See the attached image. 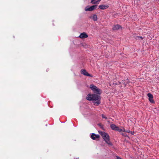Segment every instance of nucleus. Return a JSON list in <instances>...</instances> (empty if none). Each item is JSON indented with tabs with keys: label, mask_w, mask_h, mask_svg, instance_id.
Wrapping results in <instances>:
<instances>
[{
	"label": "nucleus",
	"mask_w": 159,
	"mask_h": 159,
	"mask_svg": "<svg viewBox=\"0 0 159 159\" xmlns=\"http://www.w3.org/2000/svg\"><path fill=\"white\" fill-rule=\"evenodd\" d=\"M149 98V101L152 103H154V101L153 100V95L150 93H148L147 94Z\"/></svg>",
	"instance_id": "6"
},
{
	"label": "nucleus",
	"mask_w": 159,
	"mask_h": 159,
	"mask_svg": "<svg viewBox=\"0 0 159 159\" xmlns=\"http://www.w3.org/2000/svg\"><path fill=\"white\" fill-rule=\"evenodd\" d=\"M80 71L82 74H83L85 75L91 77H93V76L91 75L88 73L85 70H81Z\"/></svg>",
	"instance_id": "5"
},
{
	"label": "nucleus",
	"mask_w": 159,
	"mask_h": 159,
	"mask_svg": "<svg viewBox=\"0 0 159 159\" xmlns=\"http://www.w3.org/2000/svg\"><path fill=\"white\" fill-rule=\"evenodd\" d=\"M101 0H98L97 1H96V2H97V3L98 2H100Z\"/></svg>",
	"instance_id": "17"
},
{
	"label": "nucleus",
	"mask_w": 159,
	"mask_h": 159,
	"mask_svg": "<svg viewBox=\"0 0 159 159\" xmlns=\"http://www.w3.org/2000/svg\"><path fill=\"white\" fill-rule=\"evenodd\" d=\"M123 135L124 136H126L125 134V135H124V134H123Z\"/></svg>",
	"instance_id": "19"
},
{
	"label": "nucleus",
	"mask_w": 159,
	"mask_h": 159,
	"mask_svg": "<svg viewBox=\"0 0 159 159\" xmlns=\"http://www.w3.org/2000/svg\"><path fill=\"white\" fill-rule=\"evenodd\" d=\"M92 18L94 21H97L98 20V18L96 15H93Z\"/></svg>",
	"instance_id": "11"
},
{
	"label": "nucleus",
	"mask_w": 159,
	"mask_h": 159,
	"mask_svg": "<svg viewBox=\"0 0 159 159\" xmlns=\"http://www.w3.org/2000/svg\"><path fill=\"white\" fill-rule=\"evenodd\" d=\"M95 0H91V2L93 4H95L97 3V2H94Z\"/></svg>",
	"instance_id": "13"
},
{
	"label": "nucleus",
	"mask_w": 159,
	"mask_h": 159,
	"mask_svg": "<svg viewBox=\"0 0 159 159\" xmlns=\"http://www.w3.org/2000/svg\"><path fill=\"white\" fill-rule=\"evenodd\" d=\"M100 134L102 135L103 139L107 143L111 145H112V143L110 141L109 136L107 134L104 132H102L100 133Z\"/></svg>",
	"instance_id": "2"
},
{
	"label": "nucleus",
	"mask_w": 159,
	"mask_h": 159,
	"mask_svg": "<svg viewBox=\"0 0 159 159\" xmlns=\"http://www.w3.org/2000/svg\"><path fill=\"white\" fill-rule=\"evenodd\" d=\"M88 37V35L85 33H81L79 36V37L80 38L82 39L86 38Z\"/></svg>",
	"instance_id": "9"
},
{
	"label": "nucleus",
	"mask_w": 159,
	"mask_h": 159,
	"mask_svg": "<svg viewBox=\"0 0 159 159\" xmlns=\"http://www.w3.org/2000/svg\"><path fill=\"white\" fill-rule=\"evenodd\" d=\"M89 88L95 94H89L87 95L86 99L89 101H92L94 104L96 106L99 105L101 103V97L98 94L102 93L101 90L93 84H91Z\"/></svg>",
	"instance_id": "1"
},
{
	"label": "nucleus",
	"mask_w": 159,
	"mask_h": 159,
	"mask_svg": "<svg viewBox=\"0 0 159 159\" xmlns=\"http://www.w3.org/2000/svg\"><path fill=\"white\" fill-rule=\"evenodd\" d=\"M122 129H123V131H124L127 133H129L130 132V131L129 129L125 130V129L123 128Z\"/></svg>",
	"instance_id": "12"
},
{
	"label": "nucleus",
	"mask_w": 159,
	"mask_h": 159,
	"mask_svg": "<svg viewBox=\"0 0 159 159\" xmlns=\"http://www.w3.org/2000/svg\"><path fill=\"white\" fill-rule=\"evenodd\" d=\"M116 159H122L118 156H117L116 158Z\"/></svg>",
	"instance_id": "15"
},
{
	"label": "nucleus",
	"mask_w": 159,
	"mask_h": 159,
	"mask_svg": "<svg viewBox=\"0 0 159 159\" xmlns=\"http://www.w3.org/2000/svg\"><path fill=\"white\" fill-rule=\"evenodd\" d=\"M130 133H131V134L132 135L133 134H134V132H132V131H130V132H129Z\"/></svg>",
	"instance_id": "16"
},
{
	"label": "nucleus",
	"mask_w": 159,
	"mask_h": 159,
	"mask_svg": "<svg viewBox=\"0 0 159 159\" xmlns=\"http://www.w3.org/2000/svg\"><path fill=\"white\" fill-rule=\"evenodd\" d=\"M97 5H94L89 7V6H87L85 8V10L86 11H92L95 9L97 7Z\"/></svg>",
	"instance_id": "4"
},
{
	"label": "nucleus",
	"mask_w": 159,
	"mask_h": 159,
	"mask_svg": "<svg viewBox=\"0 0 159 159\" xmlns=\"http://www.w3.org/2000/svg\"><path fill=\"white\" fill-rule=\"evenodd\" d=\"M99 125H100V126H101V125H100V124H99Z\"/></svg>",
	"instance_id": "20"
},
{
	"label": "nucleus",
	"mask_w": 159,
	"mask_h": 159,
	"mask_svg": "<svg viewBox=\"0 0 159 159\" xmlns=\"http://www.w3.org/2000/svg\"><path fill=\"white\" fill-rule=\"evenodd\" d=\"M102 117L103 118L105 119H107V117H106L103 114H102Z\"/></svg>",
	"instance_id": "14"
},
{
	"label": "nucleus",
	"mask_w": 159,
	"mask_h": 159,
	"mask_svg": "<svg viewBox=\"0 0 159 159\" xmlns=\"http://www.w3.org/2000/svg\"><path fill=\"white\" fill-rule=\"evenodd\" d=\"M100 137L98 134H95L92 133L91 136V138L93 140H96L98 139Z\"/></svg>",
	"instance_id": "7"
},
{
	"label": "nucleus",
	"mask_w": 159,
	"mask_h": 159,
	"mask_svg": "<svg viewBox=\"0 0 159 159\" xmlns=\"http://www.w3.org/2000/svg\"><path fill=\"white\" fill-rule=\"evenodd\" d=\"M108 7V6L107 5H101L98 6L99 8L102 10L106 9Z\"/></svg>",
	"instance_id": "8"
},
{
	"label": "nucleus",
	"mask_w": 159,
	"mask_h": 159,
	"mask_svg": "<svg viewBox=\"0 0 159 159\" xmlns=\"http://www.w3.org/2000/svg\"><path fill=\"white\" fill-rule=\"evenodd\" d=\"M121 28V26L120 25H114L113 28L112 29L113 30H118L119 29H120Z\"/></svg>",
	"instance_id": "10"
},
{
	"label": "nucleus",
	"mask_w": 159,
	"mask_h": 159,
	"mask_svg": "<svg viewBox=\"0 0 159 159\" xmlns=\"http://www.w3.org/2000/svg\"><path fill=\"white\" fill-rule=\"evenodd\" d=\"M110 127L112 130L115 131H117L119 132H121L123 131V129H122L120 128L114 124L111 125Z\"/></svg>",
	"instance_id": "3"
},
{
	"label": "nucleus",
	"mask_w": 159,
	"mask_h": 159,
	"mask_svg": "<svg viewBox=\"0 0 159 159\" xmlns=\"http://www.w3.org/2000/svg\"><path fill=\"white\" fill-rule=\"evenodd\" d=\"M140 38H141V39H143V38H142V37H140Z\"/></svg>",
	"instance_id": "18"
}]
</instances>
